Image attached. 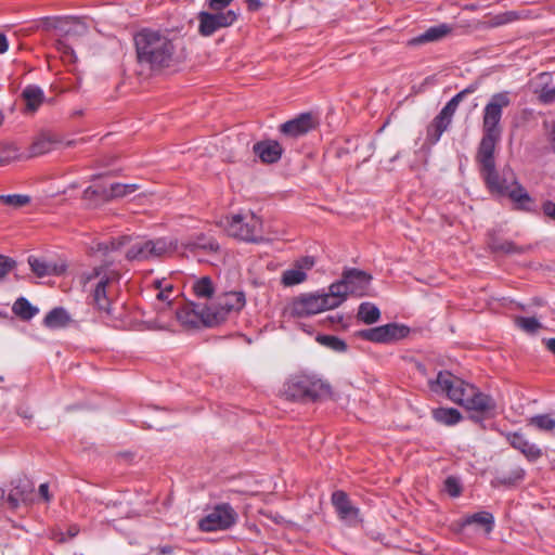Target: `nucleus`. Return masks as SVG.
<instances>
[{"label": "nucleus", "instance_id": "nucleus-27", "mask_svg": "<svg viewBox=\"0 0 555 555\" xmlns=\"http://www.w3.org/2000/svg\"><path fill=\"white\" fill-rule=\"evenodd\" d=\"M57 142L53 135L41 133L31 143L28 157L40 156L52 151Z\"/></svg>", "mask_w": 555, "mask_h": 555}, {"label": "nucleus", "instance_id": "nucleus-7", "mask_svg": "<svg viewBox=\"0 0 555 555\" xmlns=\"http://www.w3.org/2000/svg\"><path fill=\"white\" fill-rule=\"evenodd\" d=\"M371 281V274L356 268H350L343 272L341 280L331 284L328 291L333 292L341 305L349 294L357 297L365 296Z\"/></svg>", "mask_w": 555, "mask_h": 555}, {"label": "nucleus", "instance_id": "nucleus-31", "mask_svg": "<svg viewBox=\"0 0 555 555\" xmlns=\"http://www.w3.org/2000/svg\"><path fill=\"white\" fill-rule=\"evenodd\" d=\"M12 312L23 321H29L39 313V309L33 306L25 297L17 298L13 306Z\"/></svg>", "mask_w": 555, "mask_h": 555}, {"label": "nucleus", "instance_id": "nucleus-5", "mask_svg": "<svg viewBox=\"0 0 555 555\" xmlns=\"http://www.w3.org/2000/svg\"><path fill=\"white\" fill-rule=\"evenodd\" d=\"M480 172L491 193L508 195L522 209L529 210L526 204L531 203L532 199L528 192L516 181L514 172L509 167H505L502 170V175L498 173L495 166L491 169H482Z\"/></svg>", "mask_w": 555, "mask_h": 555}, {"label": "nucleus", "instance_id": "nucleus-14", "mask_svg": "<svg viewBox=\"0 0 555 555\" xmlns=\"http://www.w3.org/2000/svg\"><path fill=\"white\" fill-rule=\"evenodd\" d=\"M409 334V328L397 323L361 330L357 332V337L377 344H389L404 338Z\"/></svg>", "mask_w": 555, "mask_h": 555}, {"label": "nucleus", "instance_id": "nucleus-3", "mask_svg": "<svg viewBox=\"0 0 555 555\" xmlns=\"http://www.w3.org/2000/svg\"><path fill=\"white\" fill-rule=\"evenodd\" d=\"M132 241L130 235H122L112 238L108 243H99L98 250L107 254L108 251L119 250L124 246L129 245L126 259L129 261H145L152 258L163 257L173 248L172 243L163 237Z\"/></svg>", "mask_w": 555, "mask_h": 555}, {"label": "nucleus", "instance_id": "nucleus-28", "mask_svg": "<svg viewBox=\"0 0 555 555\" xmlns=\"http://www.w3.org/2000/svg\"><path fill=\"white\" fill-rule=\"evenodd\" d=\"M433 418L442 425L453 426L461 422L462 414L454 408H436L431 411Z\"/></svg>", "mask_w": 555, "mask_h": 555}, {"label": "nucleus", "instance_id": "nucleus-32", "mask_svg": "<svg viewBox=\"0 0 555 555\" xmlns=\"http://www.w3.org/2000/svg\"><path fill=\"white\" fill-rule=\"evenodd\" d=\"M490 247L495 253H503L506 255H512V254L521 255L531 249L530 245L519 246L512 241H499V240H493L490 243Z\"/></svg>", "mask_w": 555, "mask_h": 555}, {"label": "nucleus", "instance_id": "nucleus-23", "mask_svg": "<svg viewBox=\"0 0 555 555\" xmlns=\"http://www.w3.org/2000/svg\"><path fill=\"white\" fill-rule=\"evenodd\" d=\"M186 248L196 256L201 254L215 255L220 250V245L214 236L202 233L191 238Z\"/></svg>", "mask_w": 555, "mask_h": 555}, {"label": "nucleus", "instance_id": "nucleus-19", "mask_svg": "<svg viewBox=\"0 0 555 555\" xmlns=\"http://www.w3.org/2000/svg\"><path fill=\"white\" fill-rule=\"evenodd\" d=\"M314 266V258L310 256L297 260L293 268L285 270L281 276V283L285 287L295 286L306 281L307 271Z\"/></svg>", "mask_w": 555, "mask_h": 555}, {"label": "nucleus", "instance_id": "nucleus-45", "mask_svg": "<svg viewBox=\"0 0 555 555\" xmlns=\"http://www.w3.org/2000/svg\"><path fill=\"white\" fill-rule=\"evenodd\" d=\"M518 18H519V14L517 12H515V11H507V12L494 15L490 20V25L494 26V27L502 26V25L515 22Z\"/></svg>", "mask_w": 555, "mask_h": 555}, {"label": "nucleus", "instance_id": "nucleus-39", "mask_svg": "<svg viewBox=\"0 0 555 555\" xmlns=\"http://www.w3.org/2000/svg\"><path fill=\"white\" fill-rule=\"evenodd\" d=\"M28 263L31 271L39 278L56 273V267L46 260L30 256L28 258Z\"/></svg>", "mask_w": 555, "mask_h": 555}, {"label": "nucleus", "instance_id": "nucleus-34", "mask_svg": "<svg viewBox=\"0 0 555 555\" xmlns=\"http://www.w3.org/2000/svg\"><path fill=\"white\" fill-rule=\"evenodd\" d=\"M217 312L220 311V306L217 302H211L210 305H201V313L203 314V326L212 327L216 326L227 319H219Z\"/></svg>", "mask_w": 555, "mask_h": 555}, {"label": "nucleus", "instance_id": "nucleus-29", "mask_svg": "<svg viewBox=\"0 0 555 555\" xmlns=\"http://www.w3.org/2000/svg\"><path fill=\"white\" fill-rule=\"evenodd\" d=\"M70 321V317L67 311L57 307L52 309L43 319V324L48 328H60L66 326Z\"/></svg>", "mask_w": 555, "mask_h": 555}, {"label": "nucleus", "instance_id": "nucleus-59", "mask_svg": "<svg viewBox=\"0 0 555 555\" xmlns=\"http://www.w3.org/2000/svg\"><path fill=\"white\" fill-rule=\"evenodd\" d=\"M5 500V491L3 488L0 487V504L3 503Z\"/></svg>", "mask_w": 555, "mask_h": 555}, {"label": "nucleus", "instance_id": "nucleus-41", "mask_svg": "<svg viewBox=\"0 0 555 555\" xmlns=\"http://www.w3.org/2000/svg\"><path fill=\"white\" fill-rule=\"evenodd\" d=\"M551 75L547 73L541 74V91L539 100L544 104H550L555 101V87L548 86Z\"/></svg>", "mask_w": 555, "mask_h": 555}, {"label": "nucleus", "instance_id": "nucleus-16", "mask_svg": "<svg viewBox=\"0 0 555 555\" xmlns=\"http://www.w3.org/2000/svg\"><path fill=\"white\" fill-rule=\"evenodd\" d=\"M525 469L514 460L507 461L502 467L495 470V476L491 480V486L514 487L525 478Z\"/></svg>", "mask_w": 555, "mask_h": 555}, {"label": "nucleus", "instance_id": "nucleus-15", "mask_svg": "<svg viewBox=\"0 0 555 555\" xmlns=\"http://www.w3.org/2000/svg\"><path fill=\"white\" fill-rule=\"evenodd\" d=\"M318 118L312 113H301L297 117L282 124L280 132L289 138H298L315 129Z\"/></svg>", "mask_w": 555, "mask_h": 555}, {"label": "nucleus", "instance_id": "nucleus-51", "mask_svg": "<svg viewBox=\"0 0 555 555\" xmlns=\"http://www.w3.org/2000/svg\"><path fill=\"white\" fill-rule=\"evenodd\" d=\"M234 0H208L207 7L214 12H225L227 9Z\"/></svg>", "mask_w": 555, "mask_h": 555}, {"label": "nucleus", "instance_id": "nucleus-57", "mask_svg": "<svg viewBox=\"0 0 555 555\" xmlns=\"http://www.w3.org/2000/svg\"><path fill=\"white\" fill-rule=\"evenodd\" d=\"M543 343L547 350L555 354V338H544Z\"/></svg>", "mask_w": 555, "mask_h": 555}, {"label": "nucleus", "instance_id": "nucleus-60", "mask_svg": "<svg viewBox=\"0 0 555 555\" xmlns=\"http://www.w3.org/2000/svg\"><path fill=\"white\" fill-rule=\"evenodd\" d=\"M162 553L163 554H170L171 553V547L170 546H165L162 548Z\"/></svg>", "mask_w": 555, "mask_h": 555}, {"label": "nucleus", "instance_id": "nucleus-49", "mask_svg": "<svg viewBox=\"0 0 555 555\" xmlns=\"http://www.w3.org/2000/svg\"><path fill=\"white\" fill-rule=\"evenodd\" d=\"M155 288L158 289V293L156 295V298L162 301H167L170 305V293L172 292V285L171 284H164L162 281L156 280L154 282Z\"/></svg>", "mask_w": 555, "mask_h": 555}, {"label": "nucleus", "instance_id": "nucleus-56", "mask_svg": "<svg viewBox=\"0 0 555 555\" xmlns=\"http://www.w3.org/2000/svg\"><path fill=\"white\" fill-rule=\"evenodd\" d=\"M246 3H247V8L249 11H258L261 7H262V3L260 0H246Z\"/></svg>", "mask_w": 555, "mask_h": 555}, {"label": "nucleus", "instance_id": "nucleus-13", "mask_svg": "<svg viewBox=\"0 0 555 555\" xmlns=\"http://www.w3.org/2000/svg\"><path fill=\"white\" fill-rule=\"evenodd\" d=\"M238 17V13L234 10L225 12H207L201 11L197 14L198 34L203 37H210L221 28L232 26Z\"/></svg>", "mask_w": 555, "mask_h": 555}, {"label": "nucleus", "instance_id": "nucleus-1", "mask_svg": "<svg viewBox=\"0 0 555 555\" xmlns=\"http://www.w3.org/2000/svg\"><path fill=\"white\" fill-rule=\"evenodd\" d=\"M429 389L438 395H446L451 401L482 417L495 414V400L481 392L474 385L464 382L449 371H440L435 379H428Z\"/></svg>", "mask_w": 555, "mask_h": 555}, {"label": "nucleus", "instance_id": "nucleus-43", "mask_svg": "<svg viewBox=\"0 0 555 555\" xmlns=\"http://www.w3.org/2000/svg\"><path fill=\"white\" fill-rule=\"evenodd\" d=\"M515 324L528 334H534L542 328V324L533 317H517Z\"/></svg>", "mask_w": 555, "mask_h": 555}, {"label": "nucleus", "instance_id": "nucleus-33", "mask_svg": "<svg viewBox=\"0 0 555 555\" xmlns=\"http://www.w3.org/2000/svg\"><path fill=\"white\" fill-rule=\"evenodd\" d=\"M528 426L539 431L552 434L555 430V417L552 414H537L528 418Z\"/></svg>", "mask_w": 555, "mask_h": 555}, {"label": "nucleus", "instance_id": "nucleus-26", "mask_svg": "<svg viewBox=\"0 0 555 555\" xmlns=\"http://www.w3.org/2000/svg\"><path fill=\"white\" fill-rule=\"evenodd\" d=\"M451 31V27L448 24H440L437 26L429 27L420 36L413 38L411 43L422 44L426 42H434L442 39Z\"/></svg>", "mask_w": 555, "mask_h": 555}, {"label": "nucleus", "instance_id": "nucleus-25", "mask_svg": "<svg viewBox=\"0 0 555 555\" xmlns=\"http://www.w3.org/2000/svg\"><path fill=\"white\" fill-rule=\"evenodd\" d=\"M22 98L26 104V112L35 113L42 104L44 94L40 87L28 85L24 88Z\"/></svg>", "mask_w": 555, "mask_h": 555}, {"label": "nucleus", "instance_id": "nucleus-4", "mask_svg": "<svg viewBox=\"0 0 555 555\" xmlns=\"http://www.w3.org/2000/svg\"><path fill=\"white\" fill-rule=\"evenodd\" d=\"M218 224L228 236L240 242L259 244L264 241L262 219L251 210L227 215Z\"/></svg>", "mask_w": 555, "mask_h": 555}, {"label": "nucleus", "instance_id": "nucleus-30", "mask_svg": "<svg viewBox=\"0 0 555 555\" xmlns=\"http://www.w3.org/2000/svg\"><path fill=\"white\" fill-rule=\"evenodd\" d=\"M478 525L485 529L487 533L491 532L494 527V517L491 513L482 511L478 512L472 515L466 516L463 521L462 526H468V525Z\"/></svg>", "mask_w": 555, "mask_h": 555}, {"label": "nucleus", "instance_id": "nucleus-6", "mask_svg": "<svg viewBox=\"0 0 555 555\" xmlns=\"http://www.w3.org/2000/svg\"><path fill=\"white\" fill-rule=\"evenodd\" d=\"M284 393L292 400L317 401L330 397L331 385L314 374L298 373L284 384Z\"/></svg>", "mask_w": 555, "mask_h": 555}, {"label": "nucleus", "instance_id": "nucleus-2", "mask_svg": "<svg viewBox=\"0 0 555 555\" xmlns=\"http://www.w3.org/2000/svg\"><path fill=\"white\" fill-rule=\"evenodd\" d=\"M134 46L139 64L151 69L168 67L176 52L173 41L166 34L146 28L135 34Z\"/></svg>", "mask_w": 555, "mask_h": 555}, {"label": "nucleus", "instance_id": "nucleus-10", "mask_svg": "<svg viewBox=\"0 0 555 555\" xmlns=\"http://www.w3.org/2000/svg\"><path fill=\"white\" fill-rule=\"evenodd\" d=\"M512 101L507 91L493 94L486 104L482 113V132L502 134L500 121L503 109L511 105Z\"/></svg>", "mask_w": 555, "mask_h": 555}, {"label": "nucleus", "instance_id": "nucleus-52", "mask_svg": "<svg viewBox=\"0 0 555 555\" xmlns=\"http://www.w3.org/2000/svg\"><path fill=\"white\" fill-rule=\"evenodd\" d=\"M542 210L546 217L555 221V203L552 201H546L542 205Z\"/></svg>", "mask_w": 555, "mask_h": 555}, {"label": "nucleus", "instance_id": "nucleus-17", "mask_svg": "<svg viewBox=\"0 0 555 555\" xmlns=\"http://www.w3.org/2000/svg\"><path fill=\"white\" fill-rule=\"evenodd\" d=\"M502 435L511 447L519 451L529 462H535L542 457V449L538 444L530 442L522 433L506 431L502 433Z\"/></svg>", "mask_w": 555, "mask_h": 555}, {"label": "nucleus", "instance_id": "nucleus-20", "mask_svg": "<svg viewBox=\"0 0 555 555\" xmlns=\"http://www.w3.org/2000/svg\"><path fill=\"white\" fill-rule=\"evenodd\" d=\"M332 504L340 519L353 521L358 519L359 509L353 506L345 491L337 490L332 493Z\"/></svg>", "mask_w": 555, "mask_h": 555}, {"label": "nucleus", "instance_id": "nucleus-9", "mask_svg": "<svg viewBox=\"0 0 555 555\" xmlns=\"http://www.w3.org/2000/svg\"><path fill=\"white\" fill-rule=\"evenodd\" d=\"M339 306V300L331 291L326 294H311L298 297L293 301L292 314L296 317H308L324 310L335 309Z\"/></svg>", "mask_w": 555, "mask_h": 555}, {"label": "nucleus", "instance_id": "nucleus-12", "mask_svg": "<svg viewBox=\"0 0 555 555\" xmlns=\"http://www.w3.org/2000/svg\"><path fill=\"white\" fill-rule=\"evenodd\" d=\"M236 519L237 514L234 508L228 503H222L216 505L210 513L202 518L198 527L204 532L227 530L236 522Z\"/></svg>", "mask_w": 555, "mask_h": 555}, {"label": "nucleus", "instance_id": "nucleus-58", "mask_svg": "<svg viewBox=\"0 0 555 555\" xmlns=\"http://www.w3.org/2000/svg\"><path fill=\"white\" fill-rule=\"evenodd\" d=\"M9 48L8 39L5 35L0 34V54L4 53Z\"/></svg>", "mask_w": 555, "mask_h": 555}, {"label": "nucleus", "instance_id": "nucleus-24", "mask_svg": "<svg viewBox=\"0 0 555 555\" xmlns=\"http://www.w3.org/2000/svg\"><path fill=\"white\" fill-rule=\"evenodd\" d=\"M176 317L182 325L190 327H199L203 325V314L201 313V304H189L177 309Z\"/></svg>", "mask_w": 555, "mask_h": 555}, {"label": "nucleus", "instance_id": "nucleus-53", "mask_svg": "<svg viewBox=\"0 0 555 555\" xmlns=\"http://www.w3.org/2000/svg\"><path fill=\"white\" fill-rule=\"evenodd\" d=\"M24 499H25V498H21V496L18 495V493H16V492H14V491H11V492L9 493V495H8L7 501H8L9 505H10V507H11V508H13V509H15V508H17V507H18V505H20V501H21V500H24Z\"/></svg>", "mask_w": 555, "mask_h": 555}, {"label": "nucleus", "instance_id": "nucleus-40", "mask_svg": "<svg viewBox=\"0 0 555 555\" xmlns=\"http://www.w3.org/2000/svg\"><path fill=\"white\" fill-rule=\"evenodd\" d=\"M317 340L335 352H346L348 349L346 341L334 335H319Z\"/></svg>", "mask_w": 555, "mask_h": 555}, {"label": "nucleus", "instance_id": "nucleus-35", "mask_svg": "<svg viewBox=\"0 0 555 555\" xmlns=\"http://www.w3.org/2000/svg\"><path fill=\"white\" fill-rule=\"evenodd\" d=\"M358 319L365 324L376 323L380 318L378 307L372 302H362L358 309Z\"/></svg>", "mask_w": 555, "mask_h": 555}, {"label": "nucleus", "instance_id": "nucleus-44", "mask_svg": "<svg viewBox=\"0 0 555 555\" xmlns=\"http://www.w3.org/2000/svg\"><path fill=\"white\" fill-rule=\"evenodd\" d=\"M137 184L113 183L109 186V199L126 196L137 191Z\"/></svg>", "mask_w": 555, "mask_h": 555}, {"label": "nucleus", "instance_id": "nucleus-55", "mask_svg": "<svg viewBox=\"0 0 555 555\" xmlns=\"http://www.w3.org/2000/svg\"><path fill=\"white\" fill-rule=\"evenodd\" d=\"M39 494L43 498L46 502L51 500V495L49 493V485L47 482L41 483L39 486Z\"/></svg>", "mask_w": 555, "mask_h": 555}, {"label": "nucleus", "instance_id": "nucleus-61", "mask_svg": "<svg viewBox=\"0 0 555 555\" xmlns=\"http://www.w3.org/2000/svg\"><path fill=\"white\" fill-rule=\"evenodd\" d=\"M417 369H418V371H420L422 374H424V375L426 374V369H425V366H424L423 364H417Z\"/></svg>", "mask_w": 555, "mask_h": 555}, {"label": "nucleus", "instance_id": "nucleus-8", "mask_svg": "<svg viewBox=\"0 0 555 555\" xmlns=\"http://www.w3.org/2000/svg\"><path fill=\"white\" fill-rule=\"evenodd\" d=\"M478 82L468 85L465 89L456 93L440 111V113L434 118L431 124L427 128V140L435 144L437 143L442 133L450 126L453 115L456 112L460 103L464 98L470 93H474L478 89Z\"/></svg>", "mask_w": 555, "mask_h": 555}, {"label": "nucleus", "instance_id": "nucleus-22", "mask_svg": "<svg viewBox=\"0 0 555 555\" xmlns=\"http://www.w3.org/2000/svg\"><path fill=\"white\" fill-rule=\"evenodd\" d=\"M253 151L264 164H274L281 159L283 149L275 140L260 141L254 144Z\"/></svg>", "mask_w": 555, "mask_h": 555}, {"label": "nucleus", "instance_id": "nucleus-36", "mask_svg": "<svg viewBox=\"0 0 555 555\" xmlns=\"http://www.w3.org/2000/svg\"><path fill=\"white\" fill-rule=\"evenodd\" d=\"M61 28L66 36H83L88 33L87 24L77 17H66Z\"/></svg>", "mask_w": 555, "mask_h": 555}, {"label": "nucleus", "instance_id": "nucleus-11", "mask_svg": "<svg viewBox=\"0 0 555 555\" xmlns=\"http://www.w3.org/2000/svg\"><path fill=\"white\" fill-rule=\"evenodd\" d=\"M83 276L86 282L98 280L92 293L93 304L99 310L109 313L111 300L107 296V286L115 279L114 273L107 271V266H100Z\"/></svg>", "mask_w": 555, "mask_h": 555}, {"label": "nucleus", "instance_id": "nucleus-21", "mask_svg": "<svg viewBox=\"0 0 555 555\" xmlns=\"http://www.w3.org/2000/svg\"><path fill=\"white\" fill-rule=\"evenodd\" d=\"M220 311L217 312L219 319H227L231 312H240L245 304V294L243 292H230L217 299Z\"/></svg>", "mask_w": 555, "mask_h": 555}, {"label": "nucleus", "instance_id": "nucleus-18", "mask_svg": "<svg viewBox=\"0 0 555 555\" xmlns=\"http://www.w3.org/2000/svg\"><path fill=\"white\" fill-rule=\"evenodd\" d=\"M501 135L502 134L482 132V138L476 155V160L480 166V170L491 169L495 166L494 151Z\"/></svg>", "mask_w": 555, "mask_h": 555}, {"label": "nucleus", "instance_id": "nucleus-42", "mask_svg": "<svg viewBox=\"0 0 555 555\" xmlns=\"http://www.w3.org/2000/svg\"><path fill=\"white\" fill-rule=\"evenodd\" d=\"M82 197L87 201H108L109 199V188L103 185H91L88 186L82 194Z\"/></svg>", "mask_w": 555, "mask_h": 555}, {"label": "nucleus", "instance_id": "nucleus-48", "mask_svg": "<svg viewBox=\"0 0 555 555\" xmlns=\"http://www.w3.org/2000/svg\"><path fill=\"white\" fill-rule=\"evenodd\" d=\"M12 485L14 486L12 491L18 493L21 498L27 496L34 490V486L27 479H16Z\"/></svg>", "mask_w": 555, "mask_h": 555}, {"label": "nucleus", "instance_id": "nucleus-50", "mask_svg": "<svg viewBox=\"0 0 555 555\" xmlns=\"http://www.w3.org/2000/svg\"><path fill=\"white\" fill-rule=\"evenodd\" d=\"M15 267V261L7 256L0 255V279L5 276Z\"/></svg>", "mask_w": 555, "mask_h": 555}, {"label": "nucleus", "instance_id": "nucleus-54", "mask_svg": "<svg viewBox=\"0 0 555 555\" xmlns=\"http://www.w3.org/2000/svg\"><path fill=\"white\" fill-rule=\"evenodd\" d=\"M57 50L66 56L75 57L73 48L62 40L57 41Z\"/></svg>", "mask_w": 555, "mask_h": 555}, {"label": "nucleus", "instance_id": "nucleus-63", "mask_svg": "<svg viewBox=\"0 0 555 555\" xmlns=\"http://www.w3.org/2000/svg\"><path fill=\"white\" fill-rule=\"evenodd\" d=\"M552 150L555 152V140H552Z\"/></svg>", "mask_w": 555, "mask_h": 555}, {"label": "nucleus", "instance_id": "nucleus-37", "mask_svg": "<svg viewBox=\"0 0 555 555\" xmlns=\"http://www.w3.org/2000/svg\"><path fill=\"white\" fill-rule=\"evenodd\" d=\"M192 289L197 298H211L215 294V286L209 276H202L194 281Z\"/></svg>", "mask_w": 555, "mask_h": 555}, {"label": "nucleus", "instance_id": "nucleus-62", "mask_svg": "<svg viewBox=\"0 0 555 555\" xmlns=\"http://www.w3.org/2000/svg\"><path fill=\"white\" fill-rule=\"evenodd\" d=\"M552 140H555V124L553 125L552 129Z\"/></svg>", "mask_w": 555, "mask_h": 555}, {"label": "nucleus", "instance_id": "nucleus-47", "mask_svg": "<svg viewBox=\"0 0 555 555\" xmlns=\"http://www.w3.org/2000/svg\"><path fill=\"white\" fill-rule=\"evenodd\" d=\"M443 489L452 498H456L462 492V486L460 480L454 476H449L443 482Z\"/></svg>", "mask_w": 555, "mask_h": 555}, {"label": "nucleus", "instance_id": "nucleus-46", "mask_svg": "<svg viewBox=\"0 0 555 555\" xmlns=\"http://www.w3.org/2000/svg\"><path fill=\"white\" fill-rule=\"evenodd\" d=\"M0 201L5 205L18 208V207H23L26 204H28L30 198L27 195L11 194V195H1Z\"/></svg>", "mask_w": 555, "mask_h": 555}, {"label": "nucleus", "instance_id": "nucleus-38", "mask_svg": "<svg viewBox=\"0 0 555 555\" xmlns=\"http://www.w3.org/2000/svg\"><path fill=\"white\" fill-rule=\"evenodd\" d=\"M22 158L20 149L11 142L0 143V167Z\"/></svg>", "mask_w": 555, "mask_h": 555}]
</instances>
